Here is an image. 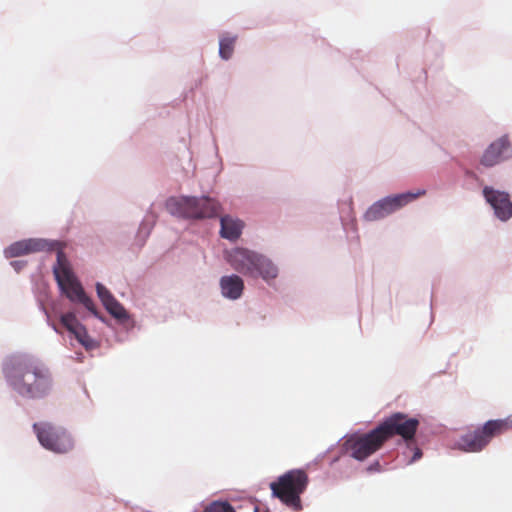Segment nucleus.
<instances>
[{
  "mask_svg": "<svg viewBox=\"0 0 512 512\" xmlns=\"http://www.w3.org/2000/svg\"><path fill=\"white\" fill-rule=\"evenodd\" d=\"M4 373L13 390L25 398H43L52 388L49 369L34 358L16 357L5 366Z\"/></svg>",
  "mask_w": 512,
  "mask_h": 512,
  "instance_id": "obj_1",
  "label": "nucleus"
},
{
  "mask_svg": "<svg viewBox=\"0 0 512 512\" xmlns=\"http://www.w3.org/2000/svg\"><path fill=\"white\" fill-rule=\"evenodd\" d=\"M419 425L420 422L417 418L402 412H395L380 422L377 428L385 443L394 436H399L406 444V448L413 452L408 461V463H413L422 457V451L415 440Z\"/></svg>",
  "mask_w": 512,
  "mask_h": 512,
  "instance_id": "obj_2",
  "label": "nucleus"
},
{
  "mask_svg": "<svg viewBox=\"0 0 512 512\" xmlns=\"http://www.w3.org/2000/svg\"><path fill=\"white\" fill-rule=\"evenodd\" d=\"M227 260L236 271L244 275L260 276L267 282L278 276V269L270 259L245 248L233 249Z\"/></svg>",
  "mask_w": 512,
  "mask_h": 512,
  "instance_id": "obj_3",
  "label": "nucleus"
},
{
  "mask_svg": "<svg viewBox=\"0 0 512 512\" xmlns=\"http://www.w3.org/2000/svg\"><path fill=\"white\" fill-rule=\"evenodd\" d=\"M309 483L307 473L302 469H292L270 484L272 495L288 507L298 511L302 509L300 495Z\"/></svg>",
  "mask_w": 512,
  "mask_h": 512,
  "instance_id": "obj_4",
  "label": "nucleus"
},
{
  "mask_svg": "<svg viewBox=\"0 0 512 512\" xmlns=\"http://www.w3.org/2000/svg\"><path fill=\"white\" fill-rule=\"evenodd\" d=\"M512 429V415L488 420L481 427L464 434L458 441V448L464 452L482 451L494 437L500 436Z\"/></svg>",
  "mask_w": 512,
  "mask_h": 512,
  "instance_id": "obj_5",
  "label": "nucleus"
},
{
  "mask_svg": "<svg viewBox=\"0 0 512 512\" xmlns=\"http://www.w3.org/2000/svg\"><path fill=\"white\" fill-rule=\"evenodd\" d=\"M166 207L172 215L186 219L212 218L220 210L218 202L209 197H172L167 200Z\"/></svg>",
  "mask_w": 512,
  "mask_h": 512,
  "instance_id": "obj_6",
  "label": "nucleus"
},
{
  "mask_svg": "<svg viewBox=\"0 0 512 512\" xmlns=\"http://www.w3.org/2000/svg\"><path fill=\"white\" fill-rule=\"evenodd\" d=\"M54 274L61 290L71 301L81 303L92 314L98 315L92 299L86 295L82 285L69 268L62 252L57 254V266L54 267Z\"/></svg>",
  "mask_w": 512,
  "mask_h": 512,
  "instance_id": "obj_7",
  "label": "nucleus"
},
{
  "mask_svg": "<svg viewBox=\"0 0 512 512\" xmlns=\"http://www.w3.org/2000/svg\"><path fill=\"white\" fill-rule=\"evenodd\" d=\"M33 429L41 445L55 453H67L74 447V442L67 431L49 423H35Z\"/></svg>",
  "mask_w": 512,
  "mask_h": 512,
  "instance_id": "obj_8",
  "label": "nucleus"
},
{
  "mask_svg": "<svg viewBox=\"0 0 512 512\" xmlns=\"http://www.w3.org/2000/svg\"><path fill=\"white\" fill-rule=\"evenodd\" d=\"M384 444L385 441L376 426L367 433L351 435L345 441V448L351 457L363 461L380 450Z\"/></svg>",
  "mask_w": 512,
  "mask_h": 512,
  "instance_id": "obj_9",
  "label": "nucleus"
},
{
  "mask_svg": "<svg viewBox=\"0 0 512 512\" xmlns=\"http://www.w3.org/2000/svg\"><path fill=\"white\" fill-rule=\"evenodd\" d=\"M425 194L426 191L424 189H419L417 192H407L385 197L374 203L366 211L365 218L368 221H376L382 219Z\"/></svg>",
  "mask_w": 512,
  "mask_h": 512,
  "instance_id": "obj_10",
  "label": "nucleus"
},
{
  "mask_svg": "<svg viewBox=\"0 0 512 512\" xmlns=\"http://www.w3.org/2000/svg\"><path fill=\"white\" fill-rule=\"evenodd\" d=\"M483 195L498 219L507 221L512 217V202L508 193L486 186Z\"/></svg>",
  "mask_w": 512,
  "mask_h": 512,
  "instance_id": "obj_11",
  "label": "nucleus"
},
{
  "mask_svg": "<svg viewBox=\"0 0 512 512\" xmlns=\"http://www.w3.org/2000/svg\"><path fill=\"white\" fill-rule=\"evenodd\" d=\"M512 157V146L507 136H503L491 143L481 157V164L492 167Z\"/></svg>",
  "mask_w": 512,
  "mask_h": 512,
  "instance_id": "obj_12",
  "label": "nucleus"
},
{
  "mask_svg": "<svg viewBox=\"0 0 512 512\" xmlns=\"http://www.w3.org/2000/svg\"><path fill=\"white\" fill-rule=\"evenodd\" d=\"M62 325L72 333L87 350L96 347L95 341L88 335L86 328L78 321L74 313H65L60 318Z\"/></svg>",
  "mask_w": 512,
  "mask_h": 512,
  "instance_id": "obj_13",
  "label": "nucleus"
},
{
  "mask_svg": "<svg viewBox=\"0 0 512 512\" xmlns=\"http://www.w3.org/2000/svg\"><path fill=\"white\" fill-rule=\"evenodd\" d=\"M46 247L47 243L42 239H26L12 243L4 253L7 258H13L42 251Z\"/></svg>",
  "mask_w": 512,
  "mask_h": 512,
  "instance_id": "obj_14",
  "label": "nucleus"
},
{
  "mask_svg": "<svg viewBox=\"0 0 512 512\" xmlns=\"http://www.w3.org/2000/svg\"><path fill=\"white\" fill-rule=\"evenodd\" d=\"M96 291L102 304L114 318L118 320L128 319V314L125 308L114 298V296L104 285L97 283Z\"/></svg>",
  "mask_w": 512,
  "mask_h": 512,
  "instance_id": "obj_15",
  "label": "nucleus"
},
{
  "mask_svg": "<svg viewBox=\"0 0 512 512\" xmlns=\"http://www.w3.org/2000/svg\"><path fill=\"white\" fill-rule=\"evenodd\" d=\"M220 287L224 297L236 300L243 293L244 282L238 275L223 276L220 279Z\"/></svg>",
  "mask_w": 512,
  "mask_h": 512,
  "instance_id": "obj_16",
  "label": "nucleus"
},
{
  "mask_svg": "<svg viewBox=\"0 0 512 512\" xmlns=\"http://www.w3.org/2000/svg\"><path fill=\"white\" fill-rule=\"evenodd\" d=\"M221 230L220 234L223 238L231 241L237 240L243 229V222L238 219H233L230 216H224L221 218Z\"/></svg>",
  "mask_w": 512,
  "mask_h": 512,
  "instance_id": "obj_17",
  "label": "nucleus"
},
{
  "mask_svg": "<svg viewBox=\"0 0 512 512\" xmlns=\"http://www.w3.org/2000/svg\"><path fill=\"white\" fill-rule=\"evenodd\" d=\"M236 42V37H232L229 35H224L220 38L219 41V54L222 59L228 60L234 51V46Z\"/></svg>",
  "mask_w": 512,
  "mask_h": 512,
  "instance_id": "obj_18",
  "label": "nucleus"
},
{
  "mask_svg": "<svg viewBox=\"0 0 512 512\" xmlns=\"http://www.w3.org/2000/svg\"><path fill=\"white\" fill-rule=\"evenodd\" d=\"M202 512H236L227 501H213Z\"/></svg>",
  "mask_w": 512,
  "mask_h": 512,
  "instance_id": "obj_19",
  "label": "nucleus"
},
{
  "mask_svg": "<svg viewBox=\"0 0 512 512\" xmlns=\"http://www.w3.org/2000/svg\"><path fill=\"white\" fill-rule=\"evenodd\" d=\"M380 468H381L380 463H379V462H375V463L371 464V465L367 468V470H368L369 472H372V471H380Z\"/></svg>",
  "mask_w": 512,
  "mask_h": 512,
  "instance_id": "obj_20",
  "label": "nucleus"
},
{
  "mask_svg": "<svg viewBox=\"0 0 512 512\" xmlns=\"http://www.w3.org/2000/svg\"><path fill=\"white\" fill-rule=\"evenodd\" d=\"M12 265H13L16 269L20 268L19 262H12Z\"/></svg>",
  "mask_w": 512,
  "mask_h": 512,
  "instance_id": "obj_21",
  "label": "nucleus"
}]
</instances>
